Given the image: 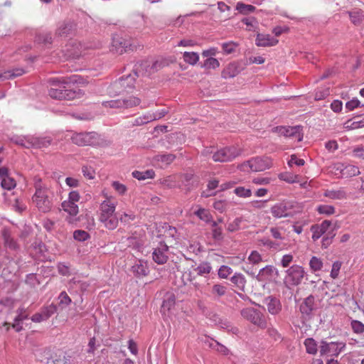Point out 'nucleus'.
Masks as SVG:
<instances>
[{"label": "nucleus", "mask_w": 364, "mask_h": 364, "mask_svg": "<svg viewBox=\"0 0 364 364\" xmlns=\"http://www.w3.org/2000/svg\"><path fill=\"white\" fill-rule=\"evenodd\" d=\"M304 346L306 347V350L309 354H316L317 349V344L316 341L311 338H309L304 341Z\"/></svg>", "instance_id": "a19ab883"}, {"label": "nucleus", "mask_w": 364, "mask_h": 364, "mask_svg": "<svg viewBox=\"0 0 364 364\" xmlns=\"http://www.w3.org/2000/svg\"><path fill=\"white\" fill-rule=\"evenodd\" d=\"M176 304V296L173 293L166 294L162 303L161 312L164 314L169 312Z\"/></svg>", "instance_id": "aec40b11"}, {"label": "nucleus", "mask_w": 364, "mask_h": 364, "mask_svg": "<svg viewBox=\"0 0 364 364\" xmlns=\"http://www.w3.org/2000/svg\"><path fill=\"white\" fill-rule=\"evenodd\" d=\"M236 9L240 13L247 15L253 12L255 10V7L252 5L238 2L236 6Z\"/></svg>", "instance_id": "37998d69"}, {"label": "nucleus", "mask_w": 364, "mask_h": 364, "mask_svg": "<svg viewBox=\"0 0 364 364\" xmlns=\"http://www.w3.org/2000/svg\"><path fill=\"white\" fill-rule=\"evenodd\" d=\"M51 139L50 137H37L33 136H28L24 139H20L16 141V144H20L26 148H45L50 144Z\"/></svg>", "instance_id": "9d476101"}, {"label": "nucleus", "mask_w": 364, "mask_h": 364, "mask_svg": "<svg viewBox=\"0 0 364 364\" xmlns=\"http://www.w3.org/2000/svg\"><path fill=\"white\" fill-rule=\"evenodd\" d=\"M73 26L70 23L63 22L59 23L55 35L59 37H68L73 33Z\"/></svg>", "instance_id": "4be33fe9"}, {"label": "nucleus", "mask_w": 364, "mask_h": 364, "mask_svg": "<svg viewBox=\"0 0 364 364\" xmlns=\"http://www.w3.org/2000/svg\"><path fill=\"white\" fill-rule=\"evenodd\" d=\"M1 186L5 190L11 191L16 186V183L13 178L6 176L1 178Z\"/></svg>", "instance_id": "ea45409f"}, {"label": "nucleus", "mask_w": 364, "mask_h": 364, "mask_svg": "<svg viewBox=\"0 0 364 364\" xmlns=\"http://www.w3.org/2000/svg\"><path fill=\"white\" fill-rule=\"evenodd\" d=\"M345 347L346 344L343 342L327 343L323 341L320 346V353L321 355L328 356H338Z\"/></svg>", "instance_id": "f8f14e48"}, {"label": "nucleus", "mask_w": 364, "mask_h": 364, "mask_svg": "<svg viewBox=\"0 0 364 364\" xmlns=\"http://www.w3.org/2000/svg\"><path fill=\"white\" fill-rule=\"evenodd\" d=\"M242 152V150L237 146H228L215 152L212 158L215 162H228L240 156Z\"/></svg>", "instance_id": "0eeeda50"}, {"label": "nucleus", "mask_w": 364, "mask_h": 364, "mask_svg": "<svg viewBox=\"0 0 364 364\" xmlns=\"http://www.w3.org/2000/svg\"><path fill=\"white\" fill-rule=\"evenodd\" d=\"M241 223L242 218H237L232 222L228 223L227 230L230 232L237 231L240 229Z\"/></svg>", "instance_id": "680f3d73"}, {"label": "nucleus", "mask_w": 364, "mask_h": 364, "mask_svg": "<svg viewBox=\"0 0 364 364\" xmlns=\"http://www.w3.org/2000/svg\"><path fill=\"white\" fill-rule=\"evenodd\" d=\"M315 298L310 295L306 297L300 305V311L303 315L309 316L314 309Z\"/></svg>", "instance_id": "6ab92c4d"}, {"label": "nucleus", "mask_w": 364, "mask_h": 364, "mask_svg": "<svg viewBox=\"0 0 364 364\" xmlns=\"http://www.w3.org/2000/svg\"><path fill=\"white\" fill-rule=\"evenodd\" d=\"M134 178L141 181L147 178H153L155 176V173L153 170H147L145 171H134L132 172Z\"/></svg>", "instance_id": "e433bc0d"}, {"label": "nucleus", "mask_w": 364, "mask_h": 364, "mask_svg": "<svg viewBox=\"0 0 364 364\" xmlns=\"http://www.w3.org/2000/svg\"><path fill=\"white\" fill-rule=\"evenodd\" d=\"M56 306L53 304H50V306L44 307L41 311V314H43L44 318L47 320L56 311Z\"/></svg>", "instance_id": "864d4df0"}, {"label": "nucleus", "mask_w": 364, "mask_h": 364, "mask_svg": "<svg viewBox=\"0 0 364 364\" xmlns=\"http://www.w3.org/2000/svg\"><path fill=\"white\" fill-rule=\"evenodd\" d=\"M198 276H206L212 270V267L208 262H202L197 267H193Z\"/></svg>", "instance_id": "2f4dec72"}, {"label": "nucleus", "mask_w": 364, "mask_h": 364, "mask_svg": "<svg viewBox=\"0 0 364 364\" xmlns=\"http://www.w3.org/2000/svg\"><path fill=\"white\" fill-rule=\"evenodd\" d=\"M348 14L350 21L354 25H359L363 21V15L361 13L358 11H354L348 12Z\"/></svg>", "instance_id": "3c124183"}, {"label": "nucleus", "mask_w": 364, "mask_h": 364, "mask_svg": "<svg viewBox=\"0 0 364 364\" xmlns=\"http://www.w3.org/2000/svg\"><path fill=\"white\" fill-rule=\"evenodd\" d=\"M183 58L186 63L191 65H195L199 61L200 57L198 53L196 52H184Z\"/></svg>", "instance_id": "473e14b6"}, {"label": "nucleus", "mask_w": 364, "mask_h": 364, "mask_svg": "<svg viewBox=\"0 0 364 364\" xmlns=\"http://www.w3.org/2000/svg\"><path fill=\"white\" fill-rule=\"evenodd\" d=\"M34 187L36 192L32 198L33 203L43 213L50 211L52 208L50 188L43 183L41 179L38 177L34 178Z\"/></svg>", "instance_id": "f03ea898"}, {"label": "nucleus", "mask_w": 364, "mask_h": 364, "mask_svg": "<svg viewBox=\"0 0 364 364\" xmlns=\"http://www.w3.org/2000/svg\"><path fill=\"white\" fill-rule=\"evenodd\" d=\"M3 237L4 240V245L6 247L11 250H16L18 247L17 243L11 237L10 234L7 231L3 232Z\"/></svg>", "instance_id": "79ce46f5"}, {"label": "nucleus", "mask_w": 364, "mask_h": 364, "mask_svg": "<svg viewBox=\"0 0 364 364\" xmlns=\"http://www.w3.org/2000/svg\"><path fill=\"white\" fill-rule=\"evenodd\" d=\"M248 260L252 264H258L262 259L261 255L257 251L254 250L249 255Z\"/></svg>", "instance_id": "6e6d98bb"}, {"label": "nucleus", "mask_w": 364, "mask_h": 364, "mask_svg": "<svg viewBox=\"0 0 364 364\" xmlns=\"http://www.w3.org/2000/svg\"><path fill=\"white\" fill-rule=\"evenodd\" d=\"M112 187L119 195H124L127 192V187L125 185L120 183L118 181H114L112 183Z\"/></svg>", "instance_id": "e2e57ef3"}, {"label": "nucleus", "mask_w": 364, "mask_h": 364, "mask_svg": "<svg viewBox=\"0 0 364 364\" xmlns=\"http://www.w3.org/2000/svg\"><path fill=\"white\" fill-rule=\"evenodd\" d=\"M234 193L239 197L249 198L252 196V191L245 187H237L234 190Z\"/></svg>", "instance_id": "8fccbe9b"}, {"label": "nucleus", "mask_w": 364, "mask_h": 364, "mask_svg": "<svg viewBox=\"0 0 364 364\" xmlns=\"http://www.w3.org/2000/svg\"><path fill=\"white\" fill-rule=\"evenodd\" d=\"M99 220L103 223L105 228L111 230L116 229L119 223V219L115 215L105 218Z\"/></svg>", "instance_id": "cd10ccee"}, {"label": "nucleus", "mask_w": 364, "mask_h": 364, "mask_svg": "<svg viewBox=\"0 0 364 364\" xmlns=\"http://www.w3.org/2000/svg\"><path fill=\"white\" fill-rule=\"evenodd\" d=\"M168 244L172 246V244L168 240L159 242V246L154 250L152 257L155 262L159 264H165L168 260L166 252L168 250Z\"/></svg>", "instance_id": "9b49d317"}, {"label": "nucleus", "mask_w": 364, "mask_h": 364, "mask_svg": "<svg viewBox=\"0 0 364 364\" xmlns=\"http://www.w3.org/2000/svg\"><path fill=\"white\" fill-rule=\"evenodd\" d=\"M13 207L15 209V210L18 213H22L26 208V205H25V203H23L22 200H19L18 198H16L14 200Z\"/></svg>", "instance_id": "774afa93"}, {"label": "nucleus", "mask_w": 364, "mask_h": 364, "mask_svg": "<svg viewBox=\"0 0 364 364\" xmlns=\"http://www.w3.org/2000/svg\"><path fill=\"white\" fill-rule=\"evenodd\" d=\"M122 106L124 108H132L139 105L141 100L134 96L126 97L122 100Z\"/></svg>", "instance_id": "72a5a7b5"}, {"label": "nucleus", "mask_w": 364, "mask_h": 364, "mask_svg": "<svg viewBox=\"0 0 364 364\" xmlns=\"http://www.w3.org/2000/svg\"><path fill=\"white\" fill-rule=\"evenodd\" d=\"M70 139L77 146H96L100 142V135L95 132L74 133Z\"/></svg>", "instance_id": "423d86ee"}, {"label": "nucleus", "mask_w": 364, "mask_h": 364, "mask_svg": "<svg viewBox=\"0 0 364 364\" xmlns=\"http://www.w3.org/2000/svg\"><path fill=\"white\" fill-rule=\"evenodd\" d=\"M276 269L272 265H267L265 267L261 269L256 276V279L258 282L267 283L270 282L274 275Z\"/></svg>", "instance_id": "2eb2a0df"}, {"label": "nucleus", "mask_w": 364, "mask_h": 364, "mask_svg": "<svg viewBox=\"0 0 364 364\" xmlns=\"http://www.w3.org/2000/svg\"><path fill=\"white\" fill-rule=\"evenodd\" d=\"M80 198V194L76 191H73L69 193L68 198L61 203L62 209L68 214L65 217V220L69 224L76 223L79 219L77 215L79 213V208L77 203Z\"/></svg>", "instance_id": "7ed1b4c3"}, {"label": "nucleus", "mask_w": 364, "mask_h": 364, "mask_svg": "<svg viewBox=\"0 0 364 364\" xmlns=\"http://www.w3.org/2000/svg\"><path fill=\"white\" fill-rule=\"evenodd\" d=\"M345 124L346 128H350L353 129L364 127V122L363 119L360 120H356L355 119L353 121L349 120Z\"/></svg>", "instance_id": "052dcab7"}, {"label": "nucleus", "mask_w": 364, "mask_h": 364, "mask_svg": "<svg viewBox=\"0 0 364 364\" xmlns=\"http://www.w3.org/2000/svg\"><path fill=\"white\" fill-rule=\"evenodd\" d=\"M271 213L274 218H281L288 216L287 208L285 205L278 203L271 208Z\"/></svg>", "instance_id": "a878e982"}, {"label": "nucleus", "mask_w": 364, "mask_h": 364, "mask_svg": "<svg viewBox=\"0 0 364 364\" xmlns=\"http://www.w3.org/2000/svg\"><path fill=\"white\" fill-rule=\"evenodd\" d=\"M272 160L271 158L264 156L252 158L238 166V168L242 171H263L270 168L272 166Z\"/></svg>", "instance_id": "20e7f679"}, {"label": "nucleus", "mask_w": 364, "mask_h": 364, "mask_svg": "<svg viewBox=\"0 0 364 364\" xmlns=\"http://www.w3.org/2000/svg\"><path fill=\"white\" fill-rule=\"evenodd\" d=\"M228 288L222 284H215L211 289V294L214 296L221 297L226 294Z\"/></svg>", "instance_id": "4c0bfd02"}, {"label": "nucleus", "mask_w": 364, "mask_h": 364, "mask_svg": "<svg viewBox=\"0 0 364 364\" xmlns=\"http://www.w3.org/2000/svg\"><path fill=\"white\" fill-rule=\"evenodd\" d=\"M77 75L53 80V87L49 90V95L57 100H73L80 95L78 92L72 89V84L78 82Z\"/></svg>", "instance_id": "f257e3e1"}, {"label": "nucleus", "mask_w": 364, "mask_h": 364, "mask_svg": "<svg viewBox=\"0 0 364 364\" xmlns=\"http://www.w3.org/2000/svg\"><path fill=\"white\" fill-rule=\"evenodd\" d=\"M323 266V262L321 258L313 256L309 261V268L312 272H316L321 270Z\"/></svg>", "instance_id": "c9c22d12"}, {"label": "nucleus", "mask_w": 364, "mask_h": 364, "mask_svg": "<svg viewBox=\"0 0 364 364\" xmlns=\"http://www.w3.org/2000/svg\"><path fill=\"white\" fill-rule=\"evenodd\" d=\"M113 46L118 49L122 48L120 53L128 52L136 49V46L135 45H132L129 41L122 38L114 39Z\"/></svg>", "instance_id": "412c9836"}, {"label": "nucleus", "mask_w": 364, "mask_h": 364, "mask_svg": "<svg viewBox=\"0 0 364 364\" xmlns=\"http://www.w3.org/2000/svg\"><path fill=\"white\" fill-rule=\"evenodd\" d=\"M336 166V170L340 171L341 177L343 178L353 177L359 175L360 173L359 168L354 165L348 164L344 166L342 164H338Z\"/></svg>", "instance_id": "dca6fc26"}, {"label": "nucleus", "mask_w": 364, "mask_h": 364, "mask_svg": "<svg viewBox=\"0 0 364 364\" xmlns=\"http://www.w3.org/2000/svg\"><path fill=\"white\" fill-rule=\"evenodd\" d=\"M272 131L274 133H277L279 136L294 139L297 141H302L304 136L303 128L301 126H278L274 127Z\"/></svg>", "instance_id": "6e6552de"}, {"label": "nucleus", "mask_w": 364, "mask_h": 364, "mask_svg": "<svg viewBox=\"0 0 364 364\" xmlns=\"http://www.w3.org/2000/svg\"><path fill=\"white\" fill-rule=\"evenodd\" d=\"M212 233L215 240H220L223 239V229L218 226L216 222L213 223Z\"/></svg>", "instance_id": "5fc2aeb1"}, {"label": "nucleus", "mask_w": 364, "mask_h": 364, "mask_svg": "<svg viewBox=\"0 0 364 364\" xmlns=\"http://www.w3.org/2000/svg\"><path fill=\"white\" fill-rule=\"evenodd\" d=\"M306 274L303 267L298 264L292 265L286 271L284 284L288 289L299 286L301 284Z\"/></svg>", "instance_id": "39448f33"}, {"label": "nucleus", "mask_w": 364, "mask_h": 364, "mask_svg": "<svg viewBox=\"0 0 364 364\" xmlns=\"http://www.w3.org/2000/svg\"><path fill=\"white\" fill-rule=\"evenodd\" d=\"M331 225V222L329 220H324L321 224L314 225L311 227L312 232V240L316 241L323 234H325Z\"/></svg>", "instance_id": "4468645a"}, {"label": "nucleus", "mask_w": 364, "mask_h": 364, "mask_svg": "<svg viewBox=\"0 0 364 364\" xmlns=\"http://www.w3.org/2000/svg\"><path fill=\"white\" fill-rule=\"evenodd\" d=\"M279 41L269 34L258 33L256 38V45L259 47H270L276 46Z\"/></svg>", "instance_id": "f3484780"}, {"label": "nucleus", "mask_w": 364, "mask_h": 364, "mask_svg": "<svg viewBox=\"0 0 364 364\" xmlns=\"http://www.w3.org/2000/svg\"><path fill=\"white\" fill-rule=\"evenodd\" d=\"M134 78L131 76L128 75L126 77H122L120 78L117 82H116L114 85V86L117 89H122L119 92H129L130 90H132L134 87Z\"/></svg>", "instance_id": "a211bd4d"}, {"label": "nucleus", "mask_w": 364, "mask_h": 364, "mask_svg": "<svg viewBox=\"0 0 364 364\" xmlns=\"http://www.w3.org/2000/svg\"><path fill=\"white\" fill-rule=\"evenodd\" d=\"M316 210L318 213L326 215H331L335 213V208L328 205H320L317 207Z\"/></svg>", "instance_id": "49530a36"}, {"label": "nucleus", "mask_w": 364, "mask_h": 364, "mask_svg": "<svg viewBox=\"0 0 364 364\" xmlns=\"http://www.w3.org/2000/svg\"><path fill=\"white\" fill-rule=\"evenodd\" d=\"M18 315L14 319V323L12 324V327L16 329V331H20L22 329V326L19 324V322L23 321L28 318L26 310L25 308H19L17 311Z\"/></svg>", "instance_id": "bb28decb"}, {"label": "nucleus", "mask_w": 364, "mask_h": 364, "mask_svg": "<svg viewBox=\"0 0 364 364\" xmlns=\"http://www.w3.org/2000/svg\"><path fill=\"white\" fill-rule=\"evenodd\" d=\"M238 74L237 68L235 64L230 63L228 65L222 72V77L223 78H232Z\"/></svg>", "instance_id": "c756f323"}, {"label": "nucleus", "mask_w": 364, "mask_h": 364, "mask_svg": "<svg viewBox=\"0 0 364 364\" xmlns=\"http://www.w3.org/2000/svg\"><path fill=\"white\" fill-rule=\"evenodd\" d=\"M351 327L353 331L356 333H362L364 332V324L358 321H353L351 322Z\"/></svg>", "instance_id": "0e129e2a"}, {"label": "nucleus", "mask_w": 364, "mask_h": 364, "mask_svg": "<svg viewBox=\"0 0 364 364\" xmlns=\"http://www.w3.org/2000/svg\"><path fill=\"white\" fill-rule=\"evenodd\" d=\"M135 219H136L135 214L133 212L129 211L128 213H125V212L123 213L120 215L119 220L122 223H129L130 222L134 221Z\"/></svg>", "instance_id": "603ef678"}, {"label": "nucleus", "mask_w": 364, "mask_h": 364, "mask_svg": "<svg viewBox=\"0 0 364 364\" xmlns=\"http://www.w3.org/2000/svg\"><path fill=\"white\" fill-rule=\"evenodd\" d=\"M36 41L39 43L50 45L52 43V37L50 33H39L36 37Z\"/></svg>", "instance_id": "a18cd8bd"}, {"label": "nucleus", "mask_w": 364, "mask_h": 364, "mask_svg": "<svg viewBox=\"0 0 364 364\" xmlns=\"http://www.w3.org/2000/svg\"><path fill=\"white\" fill-rule=\"evenodd\" d=\"M179 176L176 175L168 176L161 181V183L168 188H173L178 186Z\"/></svg>", "instance_id": "c85d7f7f"}, {"label": "nucleus", "mask_w": 364, "mask_h": 364, "mask_svg": "<svg viewBox=\"0 0 364 364\" xmlns=\"http://www.w3.org/2000/svg\"><path fill=\"white\" fill-rule=\"evenodd\" d=\"M325 196L333 200H342L346 198L347 194L343 189L326 191Z\"/></svg>", "instance_id": "7c9ffc66"}, {"label": "nucleus", "mask_w": 364, "mask_h": 364, "mask_svg": "<svg viewBox=\"0 0 364 364\" xmlns=\"http://www.w3.org/2000/svg\"><path fill=\"white\" fill-rule=\"evenodd\" d=\"M195 214L202 220L208 223L212 220V215L209 210L205 208H199Z\"/></svg>", "instance_id": "c03bdc74"}, {"label": "nucleus", "mask_w": 364, "mask_h": 364, "mask_svg": "<svg viewBox=\"0 0 364 364\" xmlns=\"http://www.w3.org/2000/svg\"><path fill=\"white\" fill-rule=\"evenodd\" d=\"M267 310L271 314L276 315L281 311L282 305L279 300L275 298L269 297L267 299Z\"/></svg>", "instance_id": "b1692460"}, {"label": "nucleus", "mask_w": 364, "mask_h": 364, "mask_svg": "<svg viewBox=\"0 0 364 364\" xmlns=\"http://www.w3.org/2000/svg\"><path fill=\"white\" fill-rule=\"evenodd\" d=\"M299 175H295L289 172L282 173L279 175V178L289 183L299 182Z\"/></svg>", "instance_id": "58836bf2"}, {"label": "nucleus", "mask_w": 364, "mask_h": 364, "mask_svg": "<svg viewBox=\"0 0 364 364\" xmlns=\"http://www.w3.org/2000/svg\"><path fill=\"white\" fill-rule=\"evenodd\" d=\"M58 299L60 300V304H64L65 306H68L72 302L71 299L70 298V296L68 295V294L65 291H62L60 294Z\"/></svg>", "instance_id": "69168bd1"}, {"label": "nucleus", "mask_w": 364, "mask_h": 364, "mask_svg": "<svg viewBox=\"0 0 364 364\" xmlns=\"http://www.w3.org/2000/svg\"><path fill=\"white\" fill-rule=\"evenodd\" d=\"M203 67L206 69H216L220 67V63L215 58H208L204 61Z\"/></svg>", "instance_id": "de8ad7c7"}, {"label": "nucleus", "mask_w": 364, "mask_h": 364, "mask_svg": "<svg viewBox=\"0 0 364 364\" xmlns=\"http://www.w3.org/2000/svg\"><path fill=\"white\" fill-rule=\"evenodd\" d=\"M89 237V234L85 230H77L73 232L74 239L78 241H85Z\"/></svg>", "instance_id": "bf43d9fd"}, {"label": "nucleus", "mask_w": 364, "mask_h": 364, "mask_svg": "<svg viewBox=\"0 0 364 364\" xmlns=\"http://www.w3.org/2000/svg\"><path fill=\"white\" fill-rule=\"evenodd\" d=\"M132 269L138 276H145L147 274V268L141 263L134 265Z\"/></svg>", "instance_id": "13d9d810"}, {"label": "nucleus", "mask_w": 364, "mask_h": 364, "mask_svg": "<svg viewBox=\"0 0 364 364\" xmlns=\"http://www.w3.org/2000/svg\"><path fill=\"white\" fill-rule=\"evenodd\" d=\"M232 273V269L227 266L222 265L218 269V277L220 279H227Z\"/></svg>", "instance_id": "09e8293b"}, {"label": "nucleus", "mask_w": 364, "mask_h": 364, "mask_svg": "<svg viewBox=\"0 0 364 364\" xmlns=\"http://www.w3.org/2000/svg\"><path fill=\"white\" fill-rule=\"evenodd\" d=\"M106 199L100 205L99 220L114 215L117 202L112 196H106Z\"/></svg>", "instance_id": "ddd939ff"}, {"label": "nucleus", "mask_w": 364, "mask_h": 364, "mask_svg": "<svg viewBox=\"0 0 364 364\" xmlns=\"http://www.w3.org/2000/svg\"><path fill=\"white\" fill-rule=\"evenodd\" d=\"M164 116V114H159V115L151 114L149 113L145 114H143L142 116H140V117L136 118L134 119V121L133 122L132 124L134 126H141V125L146 124L149 122L156 120L157 119H160L161 117H162Z\"/></svg>", "instance_id": "5701e85b"}, {"label": "nucleus", "mask_w": 364, "mask_h": 364, "mask_svg": "<svg viewBox=\"0 0 364 364\" xmlns=\"http://www.w3.org/2000/svg\"><path fill=\"white\" fill-rule=\"evenodd\" d=\"M241 316L243 318L251 322L252 324L264 328L266 327V321L262 314L253 307H247L241 310Z\"/></svg>", "instance_id": "1a4fd4ad"}, {"label": "nucleus", "mask_w": 364, "mask_h": 364, "mask_svg": "<svg viewBox=\"0 0 364 364\" xmlns=\"http://www.w3.org/2000/svg\"><path fill=\"white\" fill-rule=\"evenodd\" d=\"M175 159V156L173 154H164L158 156V161H160L165 164L168 165L172 163Z\"/></svg>", "instance_id": "338daca9"}, {"label": "nucleus", "mask_w": 364, "mask_h": 364, "mask_svg": "<svg viewBox=\"0 0 364 364\" xmlns=\"http://www.w3.org/2000/svg\"><path fill=\"white\" fill-rule=\"evenodd\" d=\"M70 356L65 352L56 354L52 360V364H70Z\"/></svg>", "instance_id": "f704fd0d"}, {"label": "nucleus", "mask_w": 364, "mask_h": 364, "mask_svg": "<svg viewBox=\"0 0 364 364\" xmlns=\"http://www.w3.org/2000/svg\"><path fill=\"white\" fill-rule=\"evenodd\" d=\"M342 263L340 261H336L332 265L330 276L332 279H336L338 277Z\"/></svg>", "instance_id": "4d7b16f0"}, {"label": "nucleus", "mask_w": 364, "mask_h": 364, "mask_svg": "<svg viewBox=\"0 0 364 364\" xmlns=\"http://www.w3.org/2000/svg\"><path fill=\"white\" fill-rule=\"evenodd\" d=\"M230 281L240 290H245L247 280L242 274L238 272L235 273L234 275L230 278Z\"/></svg>", "instance_id": "393cba45"}]
</instances>
